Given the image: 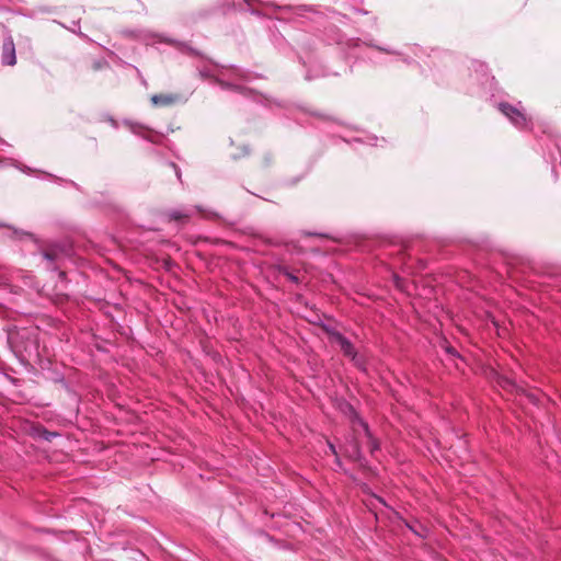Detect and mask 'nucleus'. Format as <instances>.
<instances>
[{
    "instance_id": "nucleus-1",
    "label": "nucleus",
    "mask_w": 561,
    "mask_h": 561,
    "mask_svg": "<svg viewBox=\"0 0 561 561\" xmlns=\"http://www.w3.org/2000/svg\"><path fill=\"white\" fill-rule=\"evenodd\" d=\"M345 408H346V411L350 412V414H351L352 427L356 435V440H357V442L352 443L351 445L346 446L345 453L350 458L357 460L360 457V451H359V447H358L359 443H364V440H365L371 453L374 450L378 449V443L376 439L373 438L367 423H365L362 419L358 417V415L356 414L354 409L350 404H346Z\"/></svg>"
},
{
    "instance_id": "nucleus-9",
    "label": "nucleus",
    "mask_w": 561,
    "mask_h": 561,
    "mask_svg": "<svg viewBox=\"0 0 561 561\" xmlns=\"http://www.w3.org/2000/svg\"><path fill=\"white\" fill-rule=\"evenodd\" d=\"M330 449L332 450L333 454H336L335 448L332 444H330Z\"/></svg>"
},
{
    "instance_id": "nucleus-2",
    "label": "nucleus",
    "mask_w": 561,
    "mask_h": 561,
    "mask_svg": "<svg viewBox=\"0 0 561 561\" xmlns=\"http://www.w3.org/2000/svg\"><path fill=\"white\" fill-rule=\"evenodd\" d=\"M332 342L341 348L345 356L351 357L357 366H362L360 360L356 358V352L353 344L347 339L340 333H336L332 335Z\"/></svg>"
},
{
    "instance_id": "nucleus-6",
    "label": "nucleus",
    "mask_w": 561,
    "mask_h": 561,
    "mask_svg": "<svg viewBox=\"0 0 561 561\" xmlns=\"http://www.w3.org/2000/svg\"><path fill=\"white\" fill-rule=\"evenodd\" d=\"M170 219L172 220H182L188 218L187 214H184L180 210H174L169 214Z\"/></svg>"
},
{
    "instance_id": "nucleus-4",
    "label": "nucleus",
    "mask_w": 561,
    "mask_h": 561,
    "mask_svg": "<svg viewBox=\"0 0 561 561\" xmlns=\"http://www.w3.org/2000/svg\"><path fill=\"white\" fill-rule=\"evenodd\" d=\"M3 61L9 66H13L16 62L15 50L12 41H9L3 45Z\"/></svg>"
},
{
    "instance_id": "nucleus-7",
    "label": "nucleus",
    "mask_w": 561,
    "mask_h": 561,
    "mask_svg": "<svg viewBox=\"0 0 561 561\" xmlns=\"http://www.w3.org/2000/svg\"><path fill=\"white\" fill-rule=\"evenodd\" d=\"M503 382H504L503 387H508L512 389L516 388V385L508 379H505Z\"/></svg>"
},
{
    "instance_id": "nucleus-8",
    "label": "nucleus",
    "mask_w": 561,
    "mask_h": 561,
    "mask_svg": "<svg viewBox=\"0 0 561 561\" xmlns=\"http://www.w3.org/2000/svg\"><path fill=\"white\" fill-rule=\"evenodd\" d=\"M288 278L293 282H297V277L291 274H288Z\"/></svg>"
},
{
    "instance_id": "nucleus-5",
    "label": "nucleus",
    "mask_w": 561,
    "mask_h": 561,
    "mask_svg": "<svg viewBox=\"0 0 561 561\" xmlns=\"http://www.w3.org/2000/svg\"><path fill=\"white\" fill-rule=\"evenodd\" d=\"M175 101V98L173 95H167V94H156L151 96V102L153 105H170Z\"/></svg>"
},
{
    "instance_id": "nucleus-3",
    "label": "nucleus",
    "mask_w": 561,
    "mask_h": 561,
    "mask_svg": "<svg viewBox=\"0 0 561 561\" xmlns=\"http://www.w3.org/2000/svg\"><path fill=\"white\" fill-rule=\"evenodd\" d=\"M500 111L505 116H507L511 119V122L517 127H525L527 125L526 116L514 106L506 103H502L500 104Z\"/></svg>"
}]
</instances>
